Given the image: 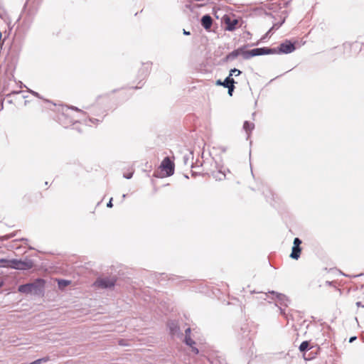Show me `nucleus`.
I'll list each match as a JSON object with an SVG mask.
<instances>
[{
    "label": "nucleus",
    "instance_id": "obj_34",
    "mask_svg": "<svg viewBox=\"0 0 364 364\" xmlns=\"http://www.w3.org/2000/svg\"><path fill=\"white\" fill-rule=\"evenodd\" d=\"M16 232H13V233L9 234V235L0 236V240H1V241L7 240L9 239L14 237V236H16Z\"/></svg>",
    "mask_w": 364,
    "mask_h": 364
},
{
    "label": "nucleus",
    "instance_id": "obj_43",
    "mask_svg": "<svg viewBox=\"0 0 364 364\" xmlns=\"http://www.w3.org/2000/svg\"><path fill=\"white\" fill-rule=\"evenodd\" d=\"M67 109H73V110H75L77 112H82V111L81 109H80L78 107H75V106H70V107H68Z\"/></svg>",
    "mask_w": 364,
    "mask_h": 364
},
{
    "label": "nucleus",
    "instance_id": "obj_6",
    "mask_svg": "<svg viewBox=\"0 0 364 364\" xmlns=\"http://www.w3.org/2000/svg\"><path fill=\"white\" fill-rule=\"evenodd\" d=\"M117 281L116 276L112 277H98L93 283V286L102 289H110L115 287Z\"/></svg>",
    "mask_w": 364,
    "mask_h": 364
},
{
    "label": "nucleus",
    "instance_id": "obj_56",
    "mask_svg": "<svg viewBox=\"0 0 364 364\" xmlns=\"http://www.w3.org/2000/svg\"><path fill=\"white\" fill-rule=\"evenodd\" d=\"M7 103L13 104V100H7Z\"/></svg>",
    "mask_w": 364,
    "mask_h": 364
},
{
    "label": "nucleus",
    "instance_id": "obj_47",
    "mask_svg": "<svg viewBox=\"0 0 364 364\" xmlns=\"http://www.w3.org/2000/svg\"><path fill=\"white\" fill-rule=\"evenodd\" d=\"M356 339H357V336H351V337L349 338L348 342L351 343H353V341H355Z\"/></svg>",
    "mask_w": 364,
    "mask_h": 364
},
{
    "label": "nucleus",
    "instance_id": "obj_11",
    "mask_svg": "<svg viewBox=\"0 0 364 364\" xmlns=\"http://www.w3.org/2000/svg\"><path fill=\"white\" fill-rule=\"evenodd\" d=\"M221 22L225 25V30L228 31H234L237 27L239 19L231 17L228 14H224L221 18Z\"/></svg>",
    "mask_w": 364,
    "mask_h": 364
},
{
    "label": "nucleus",
    "instance_id": "obj_48",
    "mask_svg": "<svg viewBox=\"0 0 364 364\" xmlns=\"http://www.w3.org/2000/svg\"><path fill=\"white\" fill-rule=\"evenodd\" d=\"M201 173H198V172H196V171H191V176L193 177H196L197 176H199L200 175Z\"/></svg>",
    "mask_w": 364,
    "mask_h": 364
},
{
    "label": "nucleus",
    "instance_id": "obj_41",
    "mask_svg": "<svg viewBox=\"0 0 364 364\" xmlns=\"http://www.w3.org/2000/svg\"><path fill=\"white\" fill-rule=\"evenodd\" d=\"M191 329L190 327L185 330V337H191Z\"/></svg>",
    "mask_w": 364,
    "mask_h": 364
},
{
    "label": "nucleus",
    "instance_id": "obj_37",
    "mask_svg": "<svg viewBox=\"0 0 364 364\" xmlns=\"http://www.w3.org/2000/svg\"><path fill=\"white\" fill-rule=\"evenodd\" d=\"M21 92H22V91H21V90H13L11 92H10L9 93L5 95V97L9 98V97H11L14 95H18V94H19Z\"/></svg>",
    "mask_w": 364,
    "mask_h": 364
},
{
    "label": "nucleus",
    "instance_id": "obj_57",
    "mask_svg": "<svg viewBox=\"0 0 364 364\" xmlns=\"http://www.w3.org/2000/svg\"><path fill=\"white\" fill-rule=\"evenodd\" d=\"M127 194H123L122 195V200H124L127 197Z\"/></svg>",
    "mask_w": 364,
    "mask_h": 364
},
{
    "label": "nucleus",
    "instance_id": "obj_4",
    "mask_svg": "<svg viewBox=\"0 0 364 364\" xmlns=\"http://www.w3.org/2000/svg\"><path fill=\"white\" fill-rule=\"evenodd\" d=\"M258 44L259 42H257L256 43H246L236 49H234L232 52L229 53L225 58L221 60L222 63H226L229 61H232L236 59L239 55H242L244 60H247L245 55L246 49Z\"/></svg>",
    "mask_w": 364,
    "mask_h": 364
},
{
    "label": "nucleus",
    "instance_id": "obj_19",
    "mask_svg": "<svg viewBox=\"0 0 364 364\" xmlns=\"http://www.w3.org/2000/svg\"><path fill=\"white\" fill-rule=\"evenodd\" d=\"M243 129L247 134V139L250 137L252 130L255 129V124L250 121H245L243 123Z\"/></svg>",
    "mask_w": 364,
    "mask_h": 364
},
{
    "label": "nucleus",
    "instance_id": "obj_28",
    "mask_svg": "<svg viewBox=\"0 0 364 364\" xmlns=\"http://www.w3.org/2000/svg\"><path fill=\"white\" fill-rule=\"evenodd\" d=\"M267 193L266 194L264 191H263L262 193L264 195V197L266 198V200L271 203H272V200H273V193L271 191V190H269L268 188H267Z\"/></svg>",
    "mask_w": 364,
    "mask_h": 364
},
{
    "label": "nucleus",
    "instance_id": "obj_10",
    "mask_svg": "<svg viewBox=\"0 0 364 364\" xmlns=\"http://www.w3.org/2000/svg\"><path fill=\"white\" fill-rule=\"evenodd\" d=\"M263 294H264V296H265L264 298V300L266 299V297L267 296V294H269L272 296V299L277 300V302H279L282 306L287 307L289 306V304H290V299H289V297L287 296H286L285 294L279 293L278 291L271 290V291H269L267 293H263Z\"/></svg>",
    "mask_w": 364,
    "mask_h": 364
},
{
    "label": "nucleus",
    "instance_id": "obj_40",
    "mask_svg": "<svg viewBox=\"0 0 364 364\" xmlns=\"http://www.w3.org/2000/svg\"><path fill=\"white\" fill-rule=\"evenodd\" d=\"M123 176H124V178H125L127 179H130L133 176V173L129 172V173H124Z\"/></svg>",
    "mask_w": 364,
    "mask_h": 364
},
{
    "label": "nucleus",
    "instance_id": "obj_14",
    "mask_svg": "<svg viewBox=\"0 0 364 364\" xmlns=\"http://www.w3.org/2000/svg\"><path fill=\"white\" fill-rule=\"evenodd\" d=\"M166 326L171 336L173 337L176 335L178 336H183L180 326L176 321L169 320L168 321Z\"/></svg>",
    "mask_w": 364,
    "mask_h": 364
},
{
    "label": "nucleus",
    "instance_id": "obj_38",
    "mask_svg": "<svg viewBox=\"0 0 364 364\" xmlns=\"http://www.w3.org/2000/svg\"><path fill=\"white\" fill-rule=\"evenodd\" d=\"M88 119H89V122H90L92 124H98V123L102 122V119H96V118H93V117H89Z\"/></svg>",
    "mask_w": 364,
    "mask_h": 364
},
{
    "label": "nucleus",
    "instance_id": "obj_31",
    "mask_svg": "<svg viewBox=\"0 0 364 364\" xmlns=\"http://www.w3.org/2000/svg\"><path fill=\"white\" fill-rule=\"evenodd\" d=\"M28 91L33 96H35L36 97L38 98V99H41V100H43V97L37 92L34 91V90H30L28 89ZM45 102H48V103H52L51 101L48 100H45Z\"/></svg>",
    "mask_w": 364,
    "mask_h": 364
},
{
    "label": "nucleus",
    "instance_id": "obj_21",
    "mask_svg": "<svg viewBox=\"0 0 364 364\" xmlns=\"http://www.w3.org/2000/svg\"><path fill=\"white\" fill-rule=\"evenodd\" d=\"M311 348L310 341H304L299 347V351L304 355Z\"/></svg>",
    "mask_w": 364,
    "mask_h": 364
},
{
    "label": "nucleus",
    "instance_id": "obj_36",
    "mask_svg": "<svg viewBox=\"0 0 364 364\" xmlns=\"http://www.w3.org/2000/svg\"><path fill=\"white\" fill-rule=\"evenodd\" d=\"M279 313L280 314L284 316L287 320L289 319V315L286 314L285 309H283L282 306L279 307Z\"/></svg>",
    "mask_w": 364,
    "mask_h": 364
},
{
    "label": "nucleus",
    "instance_id": "obj_27",
    "mask_svg": "<svg viewBox=\"0 0 364 364\" xmlns=\"http://www.w3.org/2000/svg\"><path fill=\"white\" fill-rule=\"evenodd\" d=\"M0 18L2 20H4L9 26L10 25L11 21L9 20V15L6 11H4V10H3L2 11H0Z\"/></svg>",
    "mask_w": 364,
    "mask_h": 364
},
{
    "label": "nucleus",
    "instance_id": "obj_22",
    "mask_svg": "<svg viewBox=\"0 0 364 364\" xmlns=\"http://www.w3.org/2000/svg\"><path fill=\"white\" fill-rule=\"evenodd\" d=\"M154 275H155V278L157 280L159 279V277H162L163 278H164V277H166L168 280H171V281L179 280L181 278V277L173 275V274L168 276L166 273H155Z\"/></svg>",
    "mask_w": 364,
    "mask_h": 364
},
{
    "label": "nucleus",
    "instance_id": "obj_50",
    "mask_svg": "<svg viewBox=\"0 0 364 364\" xmlns=\"http://www.w3.org/2000/svg\"><path fill=\"white\" fill-rule=\"evenodd\" d=\"M144 83L141 84V85H136V86H134V87H132L131 88L132 89H134V90H139V89H141L143 86Z\"/></svg>",
    "mask_w": 364,
    "mask_h": 364
},
{
    "label": "nucleus",
    "instance_id": "obj_20",
    "mask_svg": "<svg viewBox=\"0 0 364 364\" xmlns=\"http://www.w3.org/2000/svg\"><path fill=\"white\" fill-rule=\"evenodd\" d=\"M282 14V16L281 20L277 23H273L272 26L271 27L274 31L279 29L285 23L286 18L288 16V12L287 11H284Z\"/></svg>",
    "mask_w": 364,
    "mask_h": 364
},
{
    "label": "nucleus",
    "instance_id": "obj_23",
    "mask_svg": "<svg viewBox=\"0 0 364 364\" xmlns=\"http://www.w3.org/2000/svg\"><path fill=\"white\" fill-rule=\"evenodd\" d=\"M291 1V0H288L286 2H284L283 4V7L284 8L288 7L290 5ZM282 8V6H281V4H272L268 7L269 9L274 10V11L277 9H281Z\"/></svg>",
    "mask_w": 364,
    "mask_h": 364
},
{
    "label": "nucleus",
    "instance_id": "obj_61",
    "mask_svg": "<svg viewBox=\"0 0 364 364\" xmlns=\"http://www.w3.org/2000/svg\"><path fill=\"white\" fill-rule=\"evenodd\" d=\"M225 151H226V148L223 147V148H222V151L225 152Z\"/></svg>",
    "mask_w": 364,
    "mask_h": 364
},
{
    "label": "nucleus",
    "instance_id": "obj_46",
    "mask_svg": "<svg viewBox=\"0 0 364 364\" xmlns=\"http://www.w3.org/2000/svg\"><path fill=\"white\" fill-rule=\"evenodd\" d=\"M73 129H76L78 132H81V129L76 125V122L73 123Z\"/></svg>",
    "mask_w": 364,
    "mask_h": 364
},
{
    "label": "nucleus",
    "instance_id": "obj_42",
    "mask_svg": "<svg viewBox=\"0 0 364 364\" xmlns=\"http://www.w3.org/2000/svg\"><path fill=\"white\" fill-rule=\"evenodd\" d=\"M112 200H113V198H110L109 200L107 203V208H111L113 207Z\"/></svg>",
    "mask_w": 364,
    "mask_h": 364
},
{
    "label": "nucleus",
    "instance_id": "obj_16",
    "mask_svg": "<svg viewBox=\"0 0 364 364\" xmlns=\"http://www.w3.org/2000/svg\"><path fill=\"white\" fill-rule=\"evenodd\" d=\"M200 24L202 27L207 31H210L213 24V18L210 14L203 15L200 18Z\"/></svg>",
    "mask_w": 364,
    "mask_h": 364
},
{
    "label": "nucleus",
    "instance_id": "obj_64",
    "mask_svg": "<svg viewBox=\"0 0 364 364\" xmlns=\"http://www.w3.org/2000/svg\"><path fill=\"white\" fill-rule=\"evenodd\" d=\"M26 97H27V96H26V95H23V98H24V99H25V98H26Z\"/></svg>",
    "mask_w": 364,
    "mask_h": 364
},
{
    "label": "nucleus",
    "instance_id": "obj_30",
    "mask_svg": "<svg viewBox=\"0 0 364 364\" xmlns=\"http://www.w3.org/2000/svg\"><path fill=\"white\" fill-rule=\"evenodd\" d=\"M183 343L189 347H192L196 345V341L192 339L191 337H184Z\"/></svg>",
    "mask_w": 364,
    "mask_h": 364
},
{
    "label": "nucleus",
    "instance_id": "obj_35",
    "mask_svg": "<svg viewBox=\"0 0 364 364\" xmlns=\"http://www.w3.org/2000/svg\"><path fill=\"white\" fill-rule=\"evenodd\" d=\"M9 90V82H6L5 80L3 82V87L1 88V90L0 92V94L4 96V92L7 91Z\"/></svg>",
    "mask_w": 364,
    "mask_h": 364
},
{
    "label": "nucleus",
    "instance_id": "obj_9",
    "mask_svg": "<svg viewBox=\"0 0 364 364\" xmlns=\"http://www.w3.org/2000/svg\"><path fill=\"white\" fill-rule=\"evenodd\" d=\"M152 62L147 61L141 63V68L138 70L136 79L139 80L138 84H141L150 74L151 70Z\"/></svg>",
    "mask_w": 364,
    "mask_h": 364
},
{
    "label": "nucleus",
    "instance_id": "obj_18",
    "mask_svg": "<svg viewBox=\"0 0 364 364\" xmlns=\"http://www.w3.org/2000/svg\"><path fill=\"white\" fill-rule=\"evenodd\" d=\"M226 172H230L228 168L223 169V167L218 168V171L217 172H213L212 175L216 181H222L225 178Z\"/></svg>",
    "mask_w": 364,
    "mask_h": 364
},
{
    "label": "nucleus",
    "instance_id": "obj_5",
    "mask_svg": "<svg viewBox=\"0 0 364 364\" xmlns=\"http://www.w3.org/2000/svg\"><path fill=\"white\" fill-rule=\"evenodd\" d=\"M10 264L11 269L20 271H28L34 267L33 260L27 257L24 259L13 258L11 259Z\"/></svg>",
    "mask_w": 364,
    "mask_h": 364
},
{
    "label": "nucleus",
    "instance_id": "obj_60",
    "mask_svg": "<svg viewBox=\"0 0 364 364\" xmlns=\"http://www.w3.org/2000/svg\"><path fill=\"white\" fill-rule=\"evenodd\" d=\"M194 166H194V164H193V162L192 161V162H191V168H194Z\"/></svg>",
    "mask_w": 364,
    "mask_h": 364
},
{
    "label": "nucleus",
    "instance_id": "obj_12",
    "mask_svg": "<svg viewBox=\"0 0 364 364\" xmlns=\"http://www.w3.org/2000/svg\"><path fill=\"white\" fill-rule=\"evenodd\" d=\"M302 240L299 237H295L293 241V246L291 247V252L289 255V257L292 259L298 260L301 254L302 248L301 245Z\"/></svg>",
    "mask_w": 364,
    "mask_h": 364
},
{
    "label": "nucleus",
    "instance_id": "obj_51",
    "mask_svg": "<svg viewBox=\"0 0 364 364\" xmlns=\"http://www.w3.org/2000/svg\"><path fill=\"white\" fill-rule=\"evenodd\" d=\"M355 304L358 307H364V305H363L361 301H357Z\"/></svg>",
    "mask_w": 364,
    "mask_h": 364
},
{
    "label": "nucleus",
    "instance_id": "obj_53",
    "mask_svg": "<svg viewBox=\"0 0 364 364\" xmlns=\"http://www.w3.org/2000/svg\"><path fill=\"white\" fill-rule=\"evenodd\" d=\"M21 241H24V242H28V239L27 238H25V237H22L20 239Z\"/></svg>",
    "mask_w": 364,
    "mask_h": 364
},
{
    "label": "nucleus",
    "instance_id": "obj_52",
    "mask_svg": "<svg viewBox=\"0 0 364 364\" xmlns=\"http://www.w3.org/2000/svg\"><path fill=\"white\" fill-rule=\"evenodd\" d=\"M4 285V281H3L1 279H0V289H1Z\"/></svg>",
    "mask_w": 364,
    "mask_h": 364
},
{
    "label": "nucleus",
    "instance_id": "obj_7",
    "mask_svg": "<svg viewBox=\"0 0 364 364\" xmlns=\"http://www.w3.org/2000/svg\"><path fill=\"white\" fill-rule=\"evenodd\" d=\"M274 50L273 48L271 47H260V48H255L251 50H247L245 53V57L247 58V60L256 57V56H260V55H274Z\"/></svg>",
    "mask_w": 364,
    "mask_h": 364
},
{
    "label": "nucleus",
    "instance_id": "obj_45",
    "mask_svg": "<svg viewBox=\"0 0 364 364\" xmlns=\"http://www.w3.org/2000/svg\"><path fill=\"white\" fill-rule=\"evenodd\" d=\"M191 350H192V352H193V353H196V354H198V353H199V350H198L196 347H195L194 346H192V347H191Z\"/></svg>",
    "mask_w": 364,
    "mask_h": 364
},
{
    "label": "nucleus",
    "instance_id": "obj_13",
    "mask_svg": "<svg viewBox=\"0 0 364 364\" xmlns=\"http://www.w3.org/2000/svg\"><path fill=\"white\" fill-rule=\"evenodd\" d=\"M250 330L247 323H243L237 333L238 338L244 340L247 346L252 345L251 337L250 336Z\"/></svg>",
    "mask_w": 364,
    "mask_h": 364
},
{
    "label": "nucleus",
    "instance_id": "obj_2",
    "mask_svg": "<svg viewBox=\"0 0 364 364\" xmlns=\"http://www.w3.org/2000/svg\"><path fill=\"white\" fill-rule=\"evenodd\" d=\"M160 171H155L153 173L154 178L169 177L174 174L175 164L169 156H166L161 161L159 167Z\"/></svg>",
    "mask_w": 364,
    "mask_h": 364
},
{
    "label": "nucleus",
    "instance_id": "obj_1",
    "mask_svg": "<svg viewBox=\"0 0 364 364\" xmlns=\"http://www.w3.org/2000/svg\"><path fill=\"white\" fill-rule=\"evenodd\" d=\"M46 282L44 279L38 277L31 282L21 284L18 287V292L25 294L43 296L45 294Z\"/></svg>",
    "mask_w": 364,
    "mask_h": 364
},
{
    "label": "nucleus",
    "instance_id": "obj_33",
    "mask_svg": "<svg viewBox=\"0 0 364 364\" xmlns=\"http://www.w3.org/2000/svg\"><path fill=\"white\" fill-rule=\"evenodd\" d=\"M274 31L273 30V28H270L266 32V33L262 37L261 41H264V39L270 37L274 33Z\"/></svg>",
    "mask_w": 364,
    "mask_h": 364
},
{
    "label": "nucleus",
    "instance_id": "obj_26",
    "mask_svg": "<svg viewBox=\"0 0 364 364\" xmlns=\"http://www.w3.org/2000/svg\"><path fill=\"white\" fill-rule=\"evenodd\" d=\"M50 360L49 356H45L43 358H38L32 362H31L29 364H42L43 363L48 362Z\"/></svg>",
    "mask_w": 364,
    "mask_h": 364
},
{
    "label": "nucleus",
    "instance_id": "obj_25",
    "mask_svg": "<svg viewBox=\"0 0 364 364\" xmlns=\"http://www.w3.org/2000/svg\"><path fill=\"white\" fill-rule=\"evenodd\" d=\"M11 259L0 258V268H10Z\"/></svg>",
    "mask_w": 364,
    "mask_h": 364
},
{
    "label": "nucleus",
    "instance_id": "obj_54",
    "mask_svg": "<svg viewBox=\"0 0 364 364\" xmlns=\"http://www.w3.org/2000/svg\"><path fill=\"white\" fill-rule=\"evenodd\" d=\"M265 14H266L267 16H271L272 18H274V16L272 14H270V13H267V12H266V13H265Z\"/></svg>",
    "mask_w": 364,
    "mask_h": 364
},
{
    "label": "nucleus",
    "instance_id": "obj_8",
    "mask_svg": "<svg viewBox=\"0 0 364 364\" xmlns=\"http://www.w3.org/2000/svg\"><path fill=\"white\" fill-rule=\"evenodd\" d=\"M33 23V18L31 16H26L21 21V17L19 16L15 23H18L16 27V31L23 35H26L29 31Z\"/></svg>",
    "mask_w": 364,
    "mask_h": 364
},
{
    "label": "nucleus",
    "instance_id": "obj_63",
    "mask_svg": "<svg viewBox=\"0 0 364 364\" xmlns=\"http://www.w3.org/2000/svg\"><path fill=\"white\" fill-rule=\"evenodd\" d=\"M48 181H46V182H45V185H46V186H48Z\"/></svg>",
    "mask_w": 364,
    "mask_h": 364
},
{
    "label": "nucleus",
    "instance_id": "obj_32",
    "mask_svg": "<svg viewBox=\"0 0 364 364\" xmlns=\"http://www.w3.org/2000/svg\"><path fill=\"white\" fill-rule=\"evenodd\" d=\"M235 84L236 83H231L228 87H226L228 89V94L229 96H232V94L235 89Z\"/></svg>",
    "mask_w": 364,
    "mask_h": 364
},
{
    "label": "nucleus",
    "instance_id": "obj_39",
    "mask_svg": "<svg viewBox=\"0 0 364 364\" xmlns=\"http://www.w3.org/2000/svg\"><path fill=\"white\" fill-rule=\"evenodd\" d=\"M4 97L0 94V112L4 109Z\"/></svg>",
    "mask_w": 364,
    "mask_h": 364
},
{
    "label": "nucleus",
    "instance_id": "obj_62",
    "mask_svg": "<svg viewBox=\"0 0 364 364\" xmlns=\"http://www.w3.org/2000/svg\"><path fill=\"white\" fill-rule=\"evenodd\" d=\"M28 100H25V102H24L25 105H26L28 104Z\"/></svg>",
    "mask_w": 364,
    "mask_h": 364
},
{
    "label": "nucleus",
    "instance_id": "obj_17",
    "mask_svg": "<svg viewBox=\"0 0 364 364\" xmlns=\"http://www.w3.org/2000/svg\"><path fill=\"white\" fill-rule=\"evenodd\" d=\"M231 83H237V82L234 80L233 77L228 76L224 79V80L218 79L215 81V85L223 86L225 88L228 87Z\"/></svg>",
    "mask_w": 364,
    "mask_h": 364
},
{
    "label": "nucleus",
    "instance_id": "obj_59",
    "mask_svg": "<svg viewBox=\"0 0 364 364\" xmlns=\"http://www.w3.org/2000/svg\"><path fill=\"white\" fill-rule=\"evenodd\" d=\"M183 176L186 178H189V176L188 174H184Z\"/></svg>",
    "mask_w": 364,
    "mask_h": 364
},
{
    "label": "nucleus",
    "instance_id": "obj_29",
    "mask_svg": "<svg viewBox=\"0 0 364 364\" xmlns=\"http://www.w3.org/2000/svg\"><path fill=\"white\" fill-rule=\"evenodd\" d=\"M241 73H242L241 70H240L237 68H232L230 70L229 75H228V77H232L233 75L237 77V76H239L240 75H241Z\"/></svg>",
    "mask_w": 364,
    "mask_h": 364
},
{
    "label": "nucleus",
    "instance_id": "obj_24",
    "mask_svg": "<svg viewBox=\"0 0 364 364\" xmlns=\"http://www.w3.org/2000/svg\"><path fill=\"white\" fill-rule=\"evenodd\" d=\"M58 286L60 289H63L71 284V281L65 279H58L57 280Z\"/></svg>",
    "mask_w": 364,
    "mask_h": 364
},
{
    "label": "nucleus",
    "instance_id": "obj_55",
    "mask_svg": "<svg viewBox=\"0 0 364 364\" xmlns=\"http://www.w3.org/2000/svg\"><path fill=\"white\" fill-rule=\"evenodd\" d=\"M119 89H114V90H112L111 91V92H112V93H115V92H117V91H119Z\"/></svg>",
    "mask_w": 364,
    "mask_h": 364
},
{
    "label": "nucleus",
    "instance_id": "obj_3",
    "mask_svg": "<svg viewBox=\"0 0 364 364\" xmlns=\"http://www.w3.org/2000/svg\"><path fill=\"white\" fill-rule=\"evenodd\" d=\"M298 41L289 39H285L283 41L279 46L273 48L274 55V54H289L295 51L297 48Z\"/></svg>",
    "mask_w": 364,
    "mask_h": 364
},
{
    "label": "nucleus",
    "instance_id": "obj_15",
    "mask_svg": "<svg viewBox=\"0 0 364 364\" xmlns=\"http://www.w3.org/2000/svg\"><path fill=\"white\" fill-rule=\"evenodd\" d=\"M180 154L182 155L183 163L188 165L190 160L193 159V151L186 146L181 148Z\"/></svg>",
    "mask_w": 364,
    "mask_h": 364
},
{
    "label": "nucleus",
    "instance_id": "obj_49",
    "mask_svg": "<svg viewBox=\"0 0 364 364\" xmlns=\"http://www.w3.org/2000/svg\"><path fill=\"white\" fill-rule=\"evenodd\" d=\"M183 33L185 36H190L191 35V32L188 31H186V29H183Z\"/></svg>",
    "mask_w": 364,
    "mask_h": 364
},
{
    "label": "nucleus",
    "instance_id": "obj_44",
    "mask_svg": "<svg viewBox=\"0 0 364 364\" xmlns=\"http://www.w3.org/2000/svg\"><path fill=\"white\" fill-rule=\"evenodd\" d=\"M118 343H119V346H127L126 341L124 339L119 340Z\"/></svg>",
    "mask_w": 364,
    "mask_h": 364
},
{
    "label": "nucleus",
    "instance_id": "obj_58",
    "mask_svg": "<svg viewBox=\"0 0 364 364\" xmlns=\"http://www.w3.org/2000/svg\"><path fill=\"white\" fill-rule=\"evenodd\" d=\"M250 293L252 294H255V293H257L255 290H252V291H250Z\"/></svg>",
    "mask_w": 364,
    "mask_h": 364
}]
</instances>
